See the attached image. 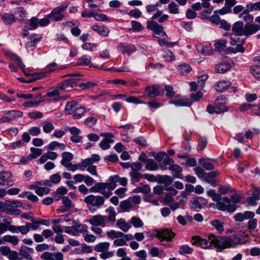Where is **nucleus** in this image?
Returning <instances> with one entry per match:
<instances>
[{
    "instance_id": "nucleus-24",
    "label": "nucleus",
    "mask_w": 260,
    "mask_h": 260,
    "mask_svg": "<svg viewBox=\"0 0 260 260\" xmlns=\"http://www.w3.org/2000/svg\"><path fill=\"white\" fill-rule=\"evenodd\" d=\"M91 28L99 35L103 37H107L110 33V29L104 25L95 24L92 26Z\"/></svg>"
},
{
    "instance_id": "nucleus-15",
    "label": "nucleus",
    "mask_w": 260,
    "mask_h": 260,
    "mask_svg": "<svg viewBox=\"0 0 260 260\" xmlns=\"http://www.w3.org/2000/svg\"><path fill=\"white\" fill-rule=\"evenodd\" d=\"M134 237L131 234H124L121 233V236L116 239L113 242V245L115 246H122L127 245V242L132 240Z\"/></svg>"
},
{
    "instance_id": "nucleus-40",
    "label": "nucleus",
    "mask_w": 260,
    "mask_h": 260,
    "mask_svg": "<svg viewBox=\"0 0 260 260\" xmlns=\"http://www.w3.org/2000/svg\"><path fill=\"white\" fill-rule=\"evenodd\" d=\"M3 241L4 243L5 242H9L12 243L14 245H16L18 244L19 240L16 236L7 235L3 237Z\"/></svg>"
},
{
    "instance_id": "nucleus-1",
    "label": "nucleus",
    "mask_w": 260,
    "mask_h": 260,
    "mask_svg": "<svg viewBox=\"0 0 260 260\" xmlns=\"http://www.w3.org/2000/svg\"><path fill=\"white\" fill-rule=\"evenodd\" d=\"M235 237V236H233V237H229L215 236L213 234H210L207 238L193 236L191 238V242L193 245L200 246L204 249H211L214 246L217 251L222 252L224 249L234 247L237 244Z\"/></svg>"
},
{
    "instance_id": "nucleus-25",
    "label": "nucleus",
    "mask_w": 260,
    "mask_h": 260,
    "mask_svg": "<svg viewBox=\"0 0 260 260\" xmlns=\"http://www.w3.org/2000/svg\"><path fill=\"white\" fill-rule=\"evenodd\" d=\"M91 62V57L88 54L82 55L77 61V65L79 66H87L91 67L90 63Z\"/></svg>"
},
{
    "instance_id": "nucleus-2",
    "label": "nucleus",
    "mask_w": 260,
    "mask_h": 260,
    "mask_svg": "<svg viewBox=\"0 0 260 260\" xmlns=\"http://www.w3.org/2000/svg\"><path fill=\"white\" fill-rule=\"evenodd\" d=\"M243 20L245 22H249L245 25L242 21H237L234 23L232 26V34L236 36H245L247 38L255 34L260 30V25L250 23L253 20L252 15H245Z\"/></svg>"
},
{
    "instance_id": "nucleus-22",
    "label": "nucleus",
    "mask_w": 260,
    "mask_h": 260,
    "mask_svg": "<svg viewBox=\"0 0 260 260\" xmlns=\"http://www.w3.org/2000/svg\"><path fill=\"white\" fill-rule=\"evenodd\" d=\"M211 0H201L202 3H200L202 8L205 9L201 12V15L203 16H206L207 15L211 14L213 10V8L211 6L210 1Z\"/></svg>"
},
{
    "instance_id": "nucleus-28",
    "label": "nucleus",
    "mask_w": 260,
    "mask_h": 260,
    "mask_svg": "<svg viewBox=\"0 0 260 260\" xmlns=\"http://www.w3.org/2000/svg\"><path fill=\"white\" fill-rule=\"evenodd\" d=\"M219 174V173L217 171L211 172L208 174H206L204 180L211 184L212 186H215L216 183L214 180V178L218 176Z\"/></svg>"
},
{
    "instance_id": "nucleus-64",
    "label": "nucleus",
    "mask_w": 260,
    "mask_h": 260,
    "mask_svg": "<svg viewBox=\"0 0 260 260\" xmlns=\"http://www.w3.org/2000/svg\"><path fill=\"white\" fill-rule=\"evenodd\" d=\"M49 191L50 189L48 188L38 187V188H36V190L35 192L38 195L40 196H43L44 194H48Z\"/></svg>"
},
{
    "instance_id": "nucleus-41",
    "label": "nucleus",
    "mask_w": 260,
    "mask_h": 260,
    "mask_svg": "<svg viewBox=\"0 0 260 260\" xmlns=\"http://www.w3.org/2000/svg\"><path fill=\"white\" fill-rule=\"evenodd\" d=\"M211 224L219 233H221L224 231L223 223L220 220L214 219L211 221Z\"/></svg>"
},
{
    "instance_id": "nucleus-61",
    "label": "nucleus",
    "mask_w": 260,
    "mask_h": 260,
    "mask_svg": "<svg viewBox=\"0 0 260 260\" xmlns=\"http://www.w3.org/2000/svg\"><path fill=\"white\" fill-rule=\"evenodd\" d=\"M55 147H58L60 150H64L66 145L63 143H59L56 141L52 142L48 146V148L50 150H54Z\"/></svg>"
},
{
    "instance_id": "nucleus-52",
    "label": "nucleus",
    "mask_w": 260,
    "mask_h": 260,
    "mask_svg": "<svg viewBox=\"0 0 260 260\" xmlns=\"http://www.w3.org/2000/svg\"><path fill=\"white\" fill-rule=\"evenodd\" d=\"M31 223L26 222V225H27L29 231L31 230L36 231L40 228L37 219L32 218L31 219Z\"/></svg>"
},
{
    "instance_id": "nucleus-35",
    "label": "nucleus",
    "mask_w": 260,
    "mask_h": 260,
    "mask_svg": "<svg viewBox=\"0 0 260 260\" xmlns=\"http://www.w3.org/2000/svg\"><path fill=\"white\" fill-rule=\"evenodd\" d=\"M109 181L111 183H114L116 184L117 182H118L121 185L125 186L127 183V179L125 177L120 178L118 175L111 176L109 178Z\"/></svg>"
},
{
    "instance_id": "nucleus-42",
    "label": "nucleus",
    "mask_w": 260,
    "mask_h": 260,
    "mask_svg": "<svg viewBox=\"0 0 260 260\" xmlns=\"http://www.w3.org/2000/svg\"><path fill=\"white\" fill-rule=\"evenodd\" d=\"M239 42L237 40L235 39L232 37V35H231V41L230 44L232 46L236 45L235 49L237 52L243 53L245 51L244 48L242 46L241 44H237V42Z\"/></svg>"
},
{
    "instance_id": "nucleus-55",
    "label": "nucleus",
    "mask_w": 260,
    "mask_h": 260,
    "mask_svg": "<svg viewBox=\"0 0 260 260\" xmlns=\"http://www.w3.org/2000/svg\"><path fill=\"white\" fill-rule=\"evenodd\" d=\"M207 194L209 196L211 197L212 200L214 201L219 202L221 197L220 194L216 193L214 190L211 189L207 191Z\"/></svg>"
},
{
    "instance_id": "nucleus-31",
    "label": "nucleus",
    "mask_w": 260,
    "mask_h": 260,
    "mask_svg": "<svg viewBox=\"0 0 260 260\" xmlns=\"http://www.w3.org/2000/svg\"><path fill=\"white\" fill-rule=\"evenodd\" d=\"M117 226L123 232H127L131 228V225L123 218L119 219L116 221Z\"/></svg>"
},
{
    "instance_id": "nucleus-8",
    "label": "nucleus",
    "mask_w": 260,
    "mask_h": 260,
    "mask_svg": "<svg viewBox=\"0 0 260 260\" xmlns=\"http://www.w3.org/2000/svg\"><path fill=\"white\" fill-rule=\"evenodd\" d=\"M84 201L88 205L99 208L104 205L105 198L101 196L90 194L84 198Z\"/></svg>"
},
{
    "instance_id": "nucleus-39",
    "label": "nucleus",
    "mask_w": 260,
    "mask_h": 260,
    "mask_svg": "<svg viewBox=\"0 0 260 260\" xmlns=\"http://www.w3.org/2000/svg\"><path fill=\"white\" fill-rule=\"evenodd\" d=\"M106 212L108 214L107 221L111 222L113 224L116 221V215L114 209L112 207H109L106 210Z\"/></svg>"
},
{
    "instance_id": "nucleus-44",
    "label": "nucleus",
    "mask_w": 260,
    "mask_h": 260,
    "mask_svg": "<svg viewBox=\"0 0 260 260\" xmlns=\"http://www.w3.org/2000/svg\"><path fill=\"white\" fill-rule=\"evenodd\" d=\"M94 164L90 157L87 158L82 161L81 164H79V166H78V169L80 170H84V169L87 168L88 166H93Z\"/></svg>"
},
{
    "instance_id": "nucleus-9",
    "label": "nucleus",
    "mask_w": 260,
    "mask_h": 260,
    "mask_svg": "<svg viewBox=\"0 0 260 260\" xmlns=\"http://www.w3.org/2000/svg\"><path fill=\"white\" fill-rule=\"evenodd\" d=\"M169 103L176 106H190L192 104V101L185 96H181L178 94L174 96Z\"/></svg>"
},
{
    "instance_id": "nucleus-58",
    "label": "nucleus",
    "mask_w": 260,
    "mask_h": 260,
    "mask_svg": "<svg viewBox=\"0 0 260 260\" xmlns=\"http://www.w3.org/2000/svg\"><path fill=\"white\" fill-rule=\"evenodd\" d=\"M122 233L120 231H116L112 230L107 232L106 234L108 238L113 239H117L121 236Z\"/></svg>"
},
{
    "instance_id": "nucleus-62",
    "label": "nucleus",
    "mask_w": 260,
    "mask_h": 260,
    "mask_svg": "<svg viewBox=\"0 0 260 260\" xmlns=\"http://www.w3.org/2000/svg\"><path fill=\"white\" fill-rule=\"evenodd\" d=\"M163 56L167 61H172L175 59V56L174 54L170 50L166 51Z\"/></svg>"
},
{
    "instance_id": "nucleus-6",
    "label": "nucleus",
    "mask_w": 260,
    "mask_h": 260,
    "mask_svg": "<svg viewBox=\"0 0 260 260\" xmlns=\"http://www.w3.org/2000/svg\"><path fill=\"white\" fill-rule=\"evenodd\" d=\"M216 207L220 210L230 212H234L236 209V205L232 204L230 199L227 197H224L221 201L217 202Z\"/></svg>"
},
{
    "instance_id": "nucleus-51",
    "label": "nucleus",
    "mask_w": 260,
    "mask_h": 260,
    "mask_svg": "<svg viewBox=\"0 0 260 260\" xmlns=\"http://www.w3.org/2000/svg\"><path fill=\"white\" fill-rule=\"evenodd\" d=\"M250 71L256 79L260 80V67L258 65L251 67Z\"/></svg>"
},
{
    "instance_id": "nucleus-54",
    "label": "nucleus",
    "mask_w": 260,
    "mask_h": 260,
    "mask_svg": "<svg viewBox=\"0 0 260 260\" xmlns=\"http://www.w3.org/2000/svg\"><path fill=\"white\" fill-rule=\"evenodd\" d=\"M96 44L91 43H85L82 45V48L84 50L94 51L96 50Z\"/></svg>"
},
{
    "instance_id": "nucleus-63",
    "label": "nucleus",
    "mask_w": 260,
    "mask_h": 260,
    "mask_svg": "<svg viewBox=\"0 0 260 260\" xmlns=\"http://www.w3.org/2000/svg\"><path fill=\"white\" fill-rule=\"evenodd\" d=\"M130 201L132 205L134 207L135 205L140 204L141 202V197L139 195H135L133 197H130L128 198Z\"/></svg>"
},
{
    "instance_id": "nucleus-16",
    "label": "nucleus",
    "mask_w": 260,
    "mask_h": 260,
    "mask_svg": "<svg viewBox=\"0 0 260 260\" xmlns=\"http://www.w3.org/2000/svg\"><path fill=\"white\" fill-rule=\"evenodd\" d=\"M42 37L40 35L34 34L29 37V40L26 42L25 47L28 50H32L36 45L41 41Z\"/></svg>"
},
{
    "instance_id": "nucleus-30",
    "label": "nucleus",
    "mask_w": 260,
    "mask_h": 260,
    "mask_svg": "<svg viewBox=\"0 0 260 260\" xmlns=\"http://www.w3.org/2000/svg\"><path fill=\"white\" fill-rule=\"evenodd\" d=\"M2 19L5 25H8L16 21L15 16L12 13H4Z\"/></svg>"
},
{
    "instance_id": "nucleus-10",
    "label": "nucleus",
    "mask_w": 260,
    "mask_h": 260,
    "mask_svg": "<svg viewBox=\"0 0 260 260\" xmlns=\"http://www.w3.org/2000/svg\"><path fill=\"white\" fill-rule=\"evenodd\" d=\"M88 222L93 226L102 228L106 226L108 222L106 216L101 214L92 216L88 220Z\"/></svg>"
},
{
    "instance_id": "nucleus-17",
    "label": "nucleus",
    "mask_w": 260,
    "mask_h": 260,
    "mask_svg": "<svg viewBox=\"0 0 260 260\" xmlns=\"http://www.w3.org/2000/svg\"><path fill=\"white\" fill-rule=\"evenodd\" d=\"M74 225L72 226L73 230V236H77L80 234H84L88 233L87 226L85 224L79 223L76 222H73Z\"/></svg>"
},
{
    "instance_id": "nucleus-48",
    "label": "nucleus",
    "mask_w": 260,
    "mask_h": 260,
    "mask_svg": "<svg viewBox=\"0 0 260 260\" xmlns=\"http://www.w3.org/2000/svg\"><path fill=\"white\" fill-rule=\"evenodd\" d=\"M198 51L203 55H210L213 54V50L210 46H204L200 49H198Z\"/></svg>"
},
{
    "instance_id": "nucleus-43",
    "label": "nucleus",
    "mask_w": 260,
    "mask_h": 260,
    "mask_svg": "<svg viewBox=\"0 0 260 260\" xmlns=\"http://www.w3.org/2000/svg\"><path fill=\"white\" fill-rule=\"evenodd\" d=\"M86 112V111L84 107L79 106L77 109L73 113V117L75 119H79L85 114Z\"/></svg>"
},
{
    "instance_id": "nucleus-45",
    "label": "nucleus",
    "mask_w": 260,
    "mask_h": 260,
    "mask_svg": "<svg viewBox=\"0 0 260 260\" xmlns=\"http://www.w3.org/2000/svg\"><path fill=\"white\" fill-rule=\"evenodd\" d=\"M129 222L136 228H141L144 224L143 221L140 218L136 216L132 217Z\"/></svg>"
},
{
    "instance_id": "nucleus-32",
    "label": "nucleus",
    "mask_w": 260,
    "mask_h": 260,
    "mask_svg": "<svg viewBox=\"0 0 260 260\" xmlns=\"http://www.w3.org/2000/svg\"><path fill=\"white\" fill-rule=\"evenodd\" d=\"M214 46L215 51L221 52L225 51L226 49V41L223 39L218 40L214 43Z\"/></svg>"
},
{
    "instance_id": "nucleus-34",
    "label": "nucleus",
    "mask_w": 260,
    "mask_h": 260,
    "mask_svg": "<svg viewBox=\"0 0 260 260\" xmlns=\"http://www.w3.org/2000/svg\"><path fill=\"white\" fill-rule=\"evenodd\" d=\"M110 245V243L107 242H101L95 245L94 249L96 252L102 253L108 250Z\"/></svg>"
},
{
    "instance_id": "nucleus-23",
    "label": "nucleus",
    "mask_w": 260,
    "mask_h": 260,
    "mask_svg": "<svg viewBox=\"0 0 260 260\" xmlns=\"http://www.w3.org/2000/svg\"><path fill=\"white\" fill-rule=\"evenodd\" d=\"M147 95L152 98H155L160 94V86L159 85L148 86L145 88Z\"/></svg>"
},
{
    "instance_id": "nucleus-11",
    "label": "nucleus",
    "mask_w": 260,
    "mask_h": 260,
    "mask_svg": "<svg viewBox=\"0 0 260 260\" xmlns=\"http://www.w3.org/2000/svg\"><path fill=\"white\" fill-rule=\"evenodd\" d=\"M147 27L148 29L152 30L154 33V36L157 38L166 35L164 31V27L155 22L147 21Z\"/></svg>"
},
{
    "instance_id": "nucleus-60",
    "label": "nucleus",
    "mask_w": 260,
    "mask_h": 260,
    "mask_svg": "<svg viewBox=\"0 0 260 260\" xmlns=\"http://www.w3.org/2000/svg\"><path fill=\"white\" fill-rule=\"evenodd\" d=\"M60 180H61L60 175L59 174L56 173V174H53V175H52L51 176H50V180L46 181L45 184H47V182H48L49 181L53 183H54V184H57L59 182H60Z\"/></svg>"
},
{
    "instance_id": "nucleus-56",
    "label": "nucleus",
    "mask_w": 260,
    "mask_h": 260,
    "mask_svg": "<svg viewBox=\"0 0 260 260\" xmlns=\"http://www.w3.org/2000/svg\"><path fill=\"white\" fill-rule=\"evenodd\" d=\"M31 153L29 155L31 159L36 158L40 156L42 153V150L39 148L31 147L30 148Z\"/></svg>"
},
{
    "instance_id": "nucleus-3",
    "label": "nucleus",
    "mask_w": 260,
    "mask_h": 260,
    "mask_svg": "<svg viewBox=\"0 0 260 260\" xmlns=\"http://www.w3.org/2000/svg\"><path fill=\"white\" fill-rule=\"evenodd\" d=\"M116 187V184H115L114 183H111V181L109 183L98 182L92 186L89 191L91 192H100L103 194L104 198H109L112 195V191Z\"/></svg>"
},
{
    "instance_id": "nucleus-59",
    "label": "nucleus",
    "mask_w": 260,
    "mask_h": 260,
    "mask_svg": "<svg viewBox=\"0 0 260 260\" xmlns=\"http://www.w3.org/2000/svg\"><path fill=\"white\" fill-rule=\"evenodd\" d=\"M47 96L54 101H56L60 99L59 93L57 89H54L48 92Z\"/></svg>"
},
{
    "instance_id": "nucleus-53",
    "label": "nucleus",
    "mask_w": 260,
    "mask_h": 260,
    "mask_svg": "<svg viewBox=\"0 0 260 260\" xmlns=\"http://www.w3.org/2000/svg\"><path fill=\"white\" fill-rule=\"evenodd\" d=\"M118 47L119 50L123 53H126L130 54L133 51V49L132 47L124 43H121Z\"/></svg>"
},
{
    "instance_id": "nucleus-19",
    "label": "nucleus",
    "mask_w": 260,
    "mask_h": 260,
    "mask_svg": "<svg viewBox=\"0 0 260 260\" xmlns=\"http://www.w3.org/2000/svg\"><path fill=\"white\" fill-rule=\"evenodd\" d=\"M232 85L229 81L221 80L217 82L214 86V89L218 92H223L229 89Z\"/></svg>"
},
{
    "instance_id": "nucleus-26",
    "label": "nucleus",
    "mask_w": 260,
    "mask_h": 260,
    "mask_svg": "<svg viewBox=\"0 0 260 260\" xmlns=\"http://www.w3.org/2000/svg\"><path fill=\"white\" fill-rule=\"evenodd\" d=\"M168 169L172 171L175 177L179 179L183 178V174H182V169L179 165L174 164L172 166L169 167Z\"/></svg>"
},
{
    "instance_id": "nucleus-46",
    "label": "nucleus",
    "mask_w": 260,
    "mask_h": 260,
    "mask_svg": "<svg viewBox=\"0 0 260 260\" xmlns=\"http://www.w3.org/2000/svg\"><path fill=\"white\" fill-rule=\"evenodd\" d=\"M150 253L152 257L159 256L163 257L166 256V254L163 250H161L160 251L157 247H153L150 250Z\"/></svg>"
},
{
    "instance_id": "nucleus-4",
    "label": "nucleus",
    "mask_w": 260,
    "mask_h": 260,
    "mask_svg": "<svg viewBox=\"0 0 260 260\" xmlns=\"http://www.w3.org/2000/svg\"><path fill=\"white\" fill-rule=\"evenodd\" d=\"M62 157L61 164L65 167L67 170L74 172L78 169V166H79V164L73 165L71 163V160L73 158V155L71 153L64 152L62 153Z\"/></svg>"
},
{
    "instance_id": "nucleus-7",
    "label": "nucleus",
    "mask_w": 260,
    "mask_h": 260,
    "mask_svg": "<svg viewBox=\"0 0 260 260\" xmlns=\"http://www.w3.org/2000/svg\"><path fill=\"white\" fill-rule=\"evenodd\" d=\"M67 4L59 6L54 9L51 13L48 15V18L54 21H61L64 15L61 14L68 7Z\"/></svg>"
},
{
    "instance_id": "nucleus-33",
    "label": "nucleus",
    "mask_w": 260,
    "mask_h": 260,
    "mask_svg": "<svg viewBox=\"0 0 260 260\" xmlns=\"http://www.w3.org/2000/svg\"><path fill=\"white\" fill-rule=\"evenodd\" d=\"M78 107L79 105L76 101H73L71 102H67L65 110L69 114H73Z\"/></svg>"
},
{
    "instance_id": "nucleus-57",
    "label": "nucleus",
    "mask_w": 260,
    "mask_h": 260,
    "mask_svg": "<svg viewBox=\"0 0 260 260\" xmlns=\"http://www.w3.org/2000/svg\"><path fill=\"white\" fill-rule=\"evenodd\" d=\"M178 70L182 74H186L191 70V67L188 64H183L178 66Z\"/></svg>"
},
{
    "instance_id": "nucleus-20",
    "label": "nucleus",
    "mask_w": 260,
    "mask_h": 260,
    "mask_svg": "<svg viewBox=\"0 0 260 260\" xmlns=\"http://www.w3.org/2000/svg\"><path fill=\"white\" fill-rule=\"evenodd\" d=\"M12 176L11 172L9 171L0 173V179L3 181L0 182V185L4 186L6 184L7 186H12L13 184V181L10 180Z\"/></svg>"
},
{
    "instance_id": "nucleus-12",
    "label": "nucleus",
    "mask_w": 260,
    "mask_h": 260,
    "mask_svg": "<svg viewBox=\"0 0 260 260\" xmlns=\"http://www.w3.org/2000/svg\"><path fill=\"white\" fill-rule=\"evenodd\" d=\"M232 60H223L215 66V71L218 74L226 73L232 68Z\"/></svg>"
},
{
    "instance_id": "nucleus-50",
    "label": "nucleus",
    "mask_w": 260,
    "mask_h": 260,
    "mask_svg": "<svg viewBox=\"0 0 260 260\" xmlns=\"http://www.w3.org/2000/svg\"><path fill=\"white\" fill-rule=\"evenodd\" d=\"M193 249L187 245H183L179 247V252L180 254H191Z\"/></svg>"
},
{
    "instance_id": "nucleus-29",
    "label": "nucleus",
    "mask_w": 260,
    "mask_h": 260,
    "mask_svg": "<svg viewBox=\"0 0 260 260\" xmlns=\"http://www.w3.org/2000/svg\"><path fill=\"white\" fill-rule=\"evenodd\" d=\"M206 160H211L215 161L216 160L214 159H211L209 158H201L199 159V162L200 164L206 170H213L214 168V166L210 162L207 161Z\"/></svg>"
},
{
    "instance_id": "nucleus-14",
    "label": "nucleus",
    "mask_w": 260,
    "mask_h": 260,
    "mask_svg": "<svg viewBox=\"0 0 260 260\" xmlns=\"http://www.w3.org/2000/svg\"><path fill=\"white\" fill-rule=\"evenodd\" d=\"M4 55L7 58L10 59L11 61L15 62L23 72L24 71L25 67L17 55L9 50H5Z\"/></svg>"
},
{
    "instance_id": "nucleus-37",
    "label": "nucleus",
    "mask_w": 260,
    "mask_h": 260,
    "mask_svg": "<svg viewBox=\"0 0 260 260\" xmlns=\"http://www.w3.org/2000/svg\"><path fill=\"white\" fill-rule=\"evenodd\" d=\"M145 169L149 171H156L158 169L157 164L152 159H148L145 161Z\"/></svg>"
},
{
    "instance_id": "nucleus-13",
    "label": "nucleus",
    "mask_w": 260,
    "mask_h": 260,
    "mask_svg": "<svg viewBox=\"0 0 260 260\" xmlns=\"http://www.w3.org/2000/svg\"><path fill=\"white\" fill-rule=\"evenodd\" d=\"M175 234L170 229H164L156 233V237H157L160 241L164 240L171 241L174 238Z\"/></svg>"
},
{
    "instance_id": "nucleus-47",
    "label": "nucleus",
    "mask_w": 260,
    "mask_h": 260,
    "mask_svg": "<svg viewBox=\"0 0 260 260\" xmlns=\"http://www.w3.org/2000/svg\"><path fill=\"white\" fill-rule=\"evenodd\" d=\"M131 180L133 183L138 182L140 179L143 178V175L137 171H133L129 173Z\"/></svg>"
},
{
    "instance_id": "nucleus-21",
    "label": "nucleus",
    "mask_w": 260,
    "mask_h": 260,
    "mask_svg": "<svg viewBox=\"0 0 260 260\" xmlns=\"http://www.w3.org/2000/svg\"><path fill=\"white\" fill-rule=\"evenodd\" d=\"M61 202L62 205L60 207L59 209L61 213L70 210L74 206L71 200L67 196L62 197Z\"/></svg>"
},
{
    "instance_id": "nucleus-5",
    "label": "nucleus",
    "mask_w": 260,
    "mask_h": 260,
    "mask_svg": "<svg viewBox=\"0 0 260 260\" xmlns=\"http://www.w3.org/2000/svg\"><path fill=\"white\" fill-rule=\"evenodd\" d=\"M5 211L7 214L11 215H19L21 211L19 209H14V208H19L22 206V203L19 201L7 200L5 203Z\"/></svg>"
},
{
    "instance_id": "nucleus-49",
    "label": "nucleus",
    "mask_w": 260,
    "mask_h": 260,
    "mask_svg": "<svg viewBox=\"0 0 260 260\" xmlns=\"http://www.w3.org/2000/svg\"><path fill=\"white\" fill-rule=\"evenodd\" d=\"M43 130L45 133H49L54 129L52 123L49 121H45L42 123Z\"/></svg>"
},
{
    "instance_id": "nucleus-27",
    "label": "nucleus",
    "mask_w": 260,
    "mask_h": 260,
    "mask_svg": "<svg viewBox=\"0 0 260 260\" xmlns=\"http://www.w3.org/2000/svg\"><path fill=\"white\" fill-rule=\"evenodd\" d=\"M34 252V249L25 246H22L20 247L19 250L20 255L25 259H30L31 253Z\"/></svg>"
},
{
    "instance_id": "nucleus-38",
    "label": "nucleus",
    "mask_w": 260,
    "mask_h": 260,
    "mask_svg": "<svg viewBox=\"0 0 260 260\" xmlns=\"http://www.w3.org/2000/svg\"><path fill=\"white\" fill-rule=\"evenodd\" d=\"M120 207L122 211L124 212H128L130 209L134 208L128 199L121 202Z\"/></svg>"
},
{
    "instance_id": "nucleus-36",
    "label": "nucleus",
    "mask_w": 260,
    "mask_h": 260,
    "mask_svg": "<svg viewBox=\"0 0 260 260\" xmlns=\"http://www.w3.org/2000/svg\"><path fill=\"white\" fill-rule=\"evenodd\" d=\"M168 12L170 14L178 15L180 13L178 5L175 2H171L168 6Z\"/></svg>"
},
{
    "instance_id": "nucleus-18",
    "label": "nucleus",
    "mask_w": 260,
    "mask_h": 260,
    "mask_svg": "<svg viewBox=\"0 0 260 260\" xmlns=\"http://www.w3.org/2000/svg\"><path fill=\"white\" fill-rule=\"evenodd\" d=\"M226 100V98L223 95H221L216 99L215 101L216 113L220 114L228 110V107L224 104L219 102L220 101Z\"/></svg>"
}]
</instances>
